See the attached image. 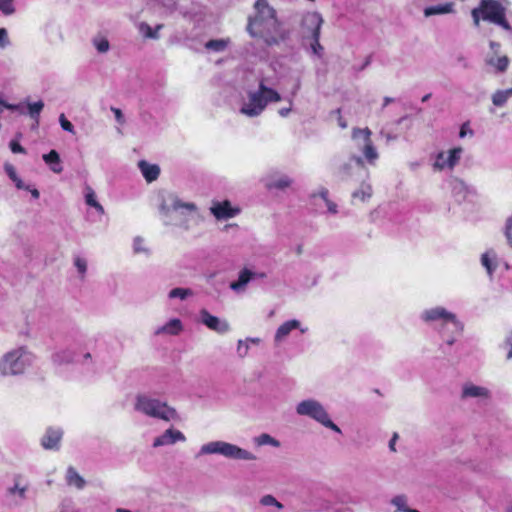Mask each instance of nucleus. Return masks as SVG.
Instances as JSON below:
<instances>
[{
	"mask_svg": "<svg viewBox=\"0 0 512 512\" xmlns=\"http://www.w3.org/2000/svg\"><path fill=\"white\" fill-rule=\"evenodd\" d=\"M256 15L249 19L248 31L251 36L261 37L268 46L276 45L285 37L281 31V24L276 17V11L267 1L258 8H254Z\"/></svg>",
	"mask_w": 512,
	"mask_h": 512,
	"instance_id": "nucleus-1",
	"label": "nucleus"
},
{
	"mask_svg": "<svg viewBox=\"0 0 512 512\" xmlns=\"http://www.w3.org/2000/svg\"><path fill=\"white\" fill-rule=\"evenodd\" d=\"M471 16L476 27L482 20L497 25L505 31L512 30L506 17V7L499 0H480L479 5L472 9Z\"/></svg>",
	"mask_w": 512,
	"mask_h": 512,
	"instance_id": "nucleus-2",
	"label": "nucleus"
},
{
	"mask_svg": "<svg viewBox=\"0 0 512 512\" xmlns=\"http://www.w3.org/2000/svg\"><path fill=\"white\" fill-rule=\"evenodd\" d=\"M280 100V94L261 81L258 90L248 94V102L241 107L240 112L248 117H256L265 110L268 103Z\"/></svg>",
	"mask_w": 512,
	"mask_h": 512,
	"instance_id": "nucleus-3",
	"label": "nucleus"
},
{
	"mask_svg": "<svg viewBox=\"0 0 512 512\" xmlns=\"http://www.w3.org/2000/svg\"><path fill=\"white\" fill-rule=\"evenodd\" d=\"M199 455H221L230 460L255 461L257 457L250 451L225 441H211L201 446Z\"/></svg>",
	"mask_w": 512,
	"mask_h": 512,
	"instance_id": "nucleus-4",
	"label": "nucleus"
},
{
	"mask_svg": "<svg viewBox=\"0 0 512 512\" xmlns=\"http://www.w3.org/2000/svg\"><path fill=\"white\" fill-rule=\"evenodd\" d=\"M29 483L20 473L12 475V484L5 489V499L11 507H19L27 499Z\"/></svg>",
	"mask_w": 512,
	"mask_h": 512,
	"instance_id": "nucleus-5",
	"label": "nucleus"
},
{
	"mask_svg": "<svg viewBox=\"0 0 512 512\" xmlns=\"http://www.w3.org/2000/svg\"><path fill=\"white\" fill-rule=\"evenodd\" d=\"M135 409L139 413L146 414L147 416H173L175 410L168 406L166 403L157 399L149 398L145 395H138L135 404Z\"/></svg>",
	"mask_w": 512,
	"mask_h": 512,
	"instance_id": "nucleus-6",
	"label": "nucleus"
},
{
	"mask_svg": "<svg viewBox=\"0 0 512 512\" xmlns=\"http://www.w3.org/2000/svg\"><path fill=\"white\" fill-rule=\"evenodd\" d=\"M323 24V18L318 12H309L304 16L303 26L311 32L312 42L311 49L314 54L321 57L323 53V46L320 44V31Z\"/></svg>",
	"mask_w": 512,
	"mask_h": 512,
	"instance_id": "nucleus-7",
	"label": "nucleus"
},
{
	"mask_svg": "<svg viewBox=\"0 0 512 512\" xmlns=\"http://www.w3.org/2000/svg\"><path fill=\"white\" fill-rule=\"evenodd\" d=\"M422 319L426 322L441 321L444 325L451 324L454 332H461L463 329L460 322L456 319V316L443 307H436L424 311Z\"/></svg>",
	"mask_w": 512,
	"mask_h": 512,
	"instance_id": "nucleus-8",
	"label": "nucleus"
},
{
	"mask_svg": "<svg viewBox=\"0 0 512 512\" xmlns=\"http://www.w3.org/2000/svg\"><path fill=\"white\" fill-rule=\"evenodd\" d=\"M22 354V349L7 353L0 361V372L3 375H17L22 373L25 369Z\"/></svg>",
	"mask_w": 512,
	"mask_h": 512,
	"instance_id": "nucleus-9",
	"label": "nucleus"
},
{
	"mask_svg": "<svg viewBox=\"0 0 512 512\" xmlns=\"http://www.w3.org/2000/svg\"><path fill=\"white\" fill-rule=\"evenodd\" d=\"M462 154L461 147H455L449 150V154L446 157L444 152H440L437 155L436 161L434 163V167L438 170H443L445 168L453 169L457 163L459 162Z\"/></svg>",
	"mask_w": 512,
	"mask_h": 512,
	"instance_id": "nucleus-10",
	"label": "nucleus"
},
{
	"mask_svg": "<svg viewBox=\"0 0 512 512\" xmlns=\"http://www.w3.org/2000/svg\"><path fill=\"white\" fill-rule=\"evenodd\" d=\"M371 130L369 128H354L352 131L353 138H357L359 135H363L365 145L363 148V154L369 162H374L378 158V153L371 140Z\"/></svg>",
	"mask_w": 512,
	"mask_h": 512,
	"instance_id": "nucleus-11",
	"label": "nucleus"
},
{
	"mask_svg": "<svg viewBox=\"0 0 512 512\" xmlns=\"http://www.w3.org/2000/svg\"><path fill=\"white\" fill-rule=\"evenodd\" d=\"M210 210L211 213L218 220L230 219L240 213V209L232 207L230 201L228 200H224L222 202H215L210 208Z\"/></svg>",
	"mask_w": 512,
	"mask_h": 512,
	"instance_id": "nucleus-12",
	"label": "nucleus"
},
{
	"mask_svg": "<svg viewBox=\"0 0 512 512\" xmlns=\"http://www.w3.org/2000/svg\"><path fill=\"white\" fill-rule=\"evenodd\" d=\"M200 316L202 323L217 333H226L230 329L226 321H221L218 317L213 316L205 309L200 311Z\"/></svg>",
	"mask_w": 512,
	"mask_h": 512,
	"instance_id": "nucleus-13",
	"label": "nucleus"
},
{
	"mask_svg": "<svg viewBox=\"0 0 512 512\" xmlns=\"http://www.w3.org/2000/svg\"><path fill=\"white\" fill-rule=\"evenodd\" d=\"M297 413L301 416H327L322 405L315 400H305L299 403Z\"/></svg>",
	"mask_w": 512,
	"mask_h": 512,
	"instance_id": "nucleus-14",
	"label": "nucleus"
},
{
	"mask_svg": "<svg viewBox=\"0 0 512 512\" xmlns=\"http://www.w3.org/2000/svg\"><path fill=\"white\" fill-rule=\"evenodd\" d=\"M63 431L60 428H48L42 437L41 444L45 449L58 450Z\"/></svg>",
	"mask_w": 512,
	"mask_h": 512,
	"instance_id": "nucleus-15",
	"label": "nucleus"
},
{
	"mask_svg": "<svg viewBox=\"0 0 512 512\" xmlns=\"http://www.w3.org/2000/svg\"><path fill=\"white\" fill-rule=\"evenodd\" d=\"M178 441H185V436L182 432L172 428L167 429L163 434L156 437L153 442L154 447H161L166 445L175 444Z\"/></svg>",
	"mask_w": 512,
	"mask_h": 512,
	"instance_id": "nucleus-16",
	"label": "nucleus"
},
{
	"mask_svg": "<svg viewBox=\"0 0 512 512\" xmlns=\"http://www.w3.org/2000/svg\"><path fill=\"white\" fill-rule=\"evenodd\" d=\"M67 486L75 488L76 490H83L86 487V480L77 469L73 466H68L64 476Z\"/></svg>",
	"mask_w": 512,
	"mask_h": 512,
	"instance_id": "nucleus-17",
	"label": "nucleus"
},
{
	"mask_svg": "<svg viewBox=\"0 0 512 512\" xmlns=\"http://www.w3.org/2000/svg\"><path fill=\"white\" fill-rule=\"evenodd\" d=\"M138 167L142 172L143 177L148 183L157 180L160 175L159 166L156 164H150L145 160L139 161Z\"/></svg>",
	"mask_w": 512,
	"mask_h": 512,
	"instance_id": "nucleus-18",
	"label": "nucleus"
},
{
	"mask_svg": "<svg viewBox=\"0 0 512 512\" xmlns=\"http://www.w3.org/2000/svg\"><path fill=\"white\" fill-rule=\"evenodd\" d=\"M299 326L300 322L295 319L284 322L278 327L275 333V341L279 342L283 340L292 330L299 328Z\"/></svg>",
	"mask_w": 512,
	"mask_h": 512,
	"instance_id": "nucleus-19",
	"label": "nucleus"
},
{
	"mask_svg": "<svg viewBox=\"0 0 512 512\" xmlns=\"http://www.w3.org/2000/svg\"><path fill=\"white\" fill-rule=\"evenodd\" d=\"M489 391L485 387L476 386L473 384H467L463 387L462 398H487Z\"/></svg>",
	"mask_w": 512,
	"mask_h": 512,
	"instance_id": "nucleus-20",
	"label": "nucleus"
},
{
	"mask_svg": "<svg viewBox=\"0 0 512 512\" xmlns=\"http://www.w3.org/2000/svg\"><path fill=\"white\" fill-rule=\"evenodd\" d=\"M42 158L54 173H61L63 171V167L60 163V156L56 150H51L49 153L44 154Z\"/></svg>",
	"mask_w": 512,
	"mask_h": 512,
	"instance_id": "nucleus-21",
	"label": "nucleus"
},
{
	"mask_svg": "<svg viewBox=\"0 0 512 512\" xmlns=\"http://www.w3.org/2000/svg\"><path fill=\"white\" fill-rule=\"evenodd\" d=\"M254 273L249 269L245 268L239 273V277L237 281H234L230 284V288L234 291H240L244 289V287L248 284V282L252 279Z\"/></svg>",
	"mask_w": 512,
	"mask_h": 512,
	"instance_id": "nucleus-22",
	"label": "nucleus"
},
{
	"mask_svg": "<svg viewBox=\"0 0 512 512\" xmlns=\"http://www.w3.org/2000/svg\"><path fill=\"white\" fill-rule=\"evenodd\" d=\"M453 3H446L442 5L429 6L424 10V15L426 17L438 15V14H447L453 12Z\"/></svg>",
	"mask_w": 512,
	"mask_h": 512,
	"instance_id": "nucleus-23",
	"label": "nucleus"
},
{
	"mask_svg": "<svg viewBox=\"0 0 512 512\" xmlns=\"http://www.w3.org/2000/svg\"><path fill=\"white\" fill-rule=\"evenodd\" d=\"M182 330V323L179 319H171L163 327H161L156 333H167L170 335H178Z\"/></svg>",
	"mask_w": 512,
	"mask_h": 512,
	"instance_id": "nucleus-24",
	"label": "nucleus"
},
{
	"mask_svg": "<svg viewBox=\"0 0 512 512\" xmlns=\"http://www.w3.org/2000/svg\"><path fill=\"white\" fill-rule=\"evenodd\" d=\"M390 502L394 507H396L395 512H414L415 510L408 507V498L403 494L394 496Z\"/></svg>",
	"mask_w": 512,
	"mask_h": 512,
	"instance_id": "nucleus-25",
	"label": "nucleus"
},
{
	"mask_svg": "<svg viewBox=\"0 0 512 512\" xmlns=\"http://www.w3.org/2000/svg\"><path fill=\"white\" fill-rule=\"evenodd\" d=\"M487 63L488 65L493 66L496 69V71L503 73L508 69L510 59L508 58V56L503 55L496 58H490L487 61Z\"/></svg>",
	"mask_w": 512,
	"mask_h": 512,
	"instance_id": "nucleus-26",
	"label": "nucleus"
},
{
	"mask_svg": "<svg viewBox=\"0 0 512 512\" xmlns=\"http://www.w3.org/2000/svg\"><path fill=\"white\" fill-rule=\"evenodd\" d=\"M510 96H512V88L507 90H497L492 95V103L497 107H502L505 105Z\"/></svg>",
	"mask_w": 512,
	"mask_h": 512,
	"instance_id": "nucleus-27",
	"label": "nucleus"
},
{
	"mask_svg": "<svg viewBox=\"0 0 512 512\" xmlns=\"http://www.w3.org/2000/svg\"><path fill=\"white\" fill-rule=\"evenodd\" d=\"M259 504L263 507H272L278 511L283 510L284 508V505L271 494L263 495L259 499Z\"/></svg>",
	"mask_w": 512,
	"mask_h": 512,
	"instance_id": "nucleus-28",
	"label": "nucleus"
},
{
	"mask_svg": "<svg viewBox=\"0 0 512 512\" xmlns=\"http://www.w3.org/2000/svg\"><path fill=\"white\" fill-rule=\"evenodd\" d=\"M85 200L87 205L94 207L100 213H104L103 206L96 200V195L90 187L87 188Z\"/></svg>",
	"mask_w": 512,
	"mask_h": 512,
	"instance_id": "nucleus-29",
	"label": "nucleus"
},
{
	"mask_svg": "<svg viewBox=\"0 0 512 512\" xmlns=\"http://www.w3.org/2000/svg\"><path fill=\"white\" fill-rule=\"evenodd\" d=\"M254 443L258 446H263V445H271L274 447L279 446V442L276 439H274L273 437H271L269 434H266V433H263V434L259 435L258 437L254 438Z\"/></svg>",
	"mask_w": 512,
	"mask_h": 512,
	"instance_id": "nucleus-30",
	"label": "nucleus"
},
{
	"mask_svg": "<svg viewBox=\"0 0 512 512\" xmlns=\"http://www.w3.org/2000/svg\"><path fill=\"white\" fill-rule=\"evenodd\" d=\"M163 27V25H157L155 29H153L150 25L146 23H142L140 25V30L143 32L146 38L157 39L159 37L158 31Z\"/></svg>",
	"mask_w": 512,
	"mask_h": 512,
	"instance_id": "nucleus-31",
	"label": "nucleus"
},
{
	"mask_svg": "<svg viewBox=\"0 0 512 512\" xmlns=\"http://www.w3.org/2000/svg\"><path fill=\"white\" fill-rule=\"evenodd\" d=\"M43 107L44 103L42 101H37L35 103L28 104L29 115L31 116V118L35 120L36 124L39 123V115Z\"/></svg>",
	"mask_w": 512,
	"mask_h": 512,
	"instance_id": "nucleus-32",
	"label": "nucleus"
},
{
	"mask_svg": "<svg viewBox=\"0 0 512 512\" xmlns=\"http://www.w3.org/2000/svg\"><path fill=\"white\" fill-rule=\"evenodd\" d=\"M328 194L329 192L326 188H322L318 193V195L325 201L328 211L332 214H336L337 205L333 201L328 199Z\"/></svg>",
	"mask_w": 512,
	"mask_h": 512,
	"instance_id": "nucleus-33",
	"label": "nucleus"
},
{
	"mask_svg": "<svg viewBox=\"0 0 512 512\" xmlns=\"http://www.w3.org/2000/svg\"><path fill=\"white\" fill-rule=\"evenodd\" d=\"M227 46V41L223 39L210 40L206 43V48L214 51H223Z\"/></svg>",
	"mask_w": 512,
	"mask_h": 512,
	"instance_id": "nucleus-34",
	"label": "nucleus"
},
{
	"mask_svg": "<svg viewBox=\"0 0 512 512\" xmlns=\"http://www.w3.org/2000/svg\"><path fill=\"white\" fill-rule=\"evenodd\" d=\"M14 0H0V11L4 15H12L15 12Z\"/></svg>",
	"mask_w": 512,
	"mask_h": 512,
	"instance_id": "nucleus-35",
	"label": "nucleus"
},
{
	"mask_svg": "<svg viewBox=\"0 0 512 512\" xmlns=\"http://www.w3.org/2000/svg\"><path fill=\"white\" fill-rule=\"evenodd\" d=\"M482 265L486 268L489 275H492L493 271L496 268V265L493 264V261L490 257V253L486 252L481 257Z\"/></svg>",
	"mask_w": 512,
	"mask_h": 512,
	"instance_id": "nucleus-36",
	"label": "nucleus"
},
{
	"mask_svg": "<svg viewBox=\"0 0 512 512\" xmlns=\"http://www.w3.org/2000/svg\"><path fill=\"white\" fill-rule=\"evenodd\" d=\"M352 165L351 163H344L337 170V176L341 179H347L351 176Z\"/></svg>",
	"mask_w": 512,
	"mask_h": 512,
	"instance_id": "nucleus-37",
	"label": "nucleus"
},
{
	"mask_svg": "<svg viewBox=\"0 0 512 512\" xmlns=\"http://www.w3.org/2000/svg\"><path fill=\"white\" fill-rule=\"evenodd\" d=\"M192 292L189 289L184 288H174L169 292L170 298H180L185 299L188 295H191Z\"/></svg>",
	"mask_w": 512,
	"mask_h": 512,
	"instance_id": "nucleus-38",
	"label": "nucleus"
},
{
	"mask_svg": "<svg viewBox=\"0 0 512 512\" xmlns=\"http://www.w3.org/2000/svg\"><path fill=\"white\" fill-rule=\"evenodd\" d=\"M372 194V190L370 186H367L366 188H361L353 193V198H358L361 201H365L366 199L370 198Z\"/></svg>",
	"mask_w": 512,
	"mask_h": 512,
	"instance_id": "nucleus-39",
	"label": "nucleus"
},
{
	"mask_svg": "<svg viewBox=\"0 0 512 512\" xmlns=\"http://www.w3.org/2000/svg\"><path fill=\"white\" fill-rule=\"evenodd\" d=\"M291 180L288 177L280 178L269 184V188L284 189L289 187Z\"/></svg>",
	"mask_w": 512,
	"mask_h": 512,
	"instance_id": "nucleus-40",
	"label": "nucleus"
},
{
	"mask_svg": "<svg viewBox=\"0 0 512 512\" xmlns=\"http://www.w3.org/2000/svg\"><path fill=\"white\" fill-rule=\"evenodd\" d=\"M59 512H79L71 500H63L59 505Z\"/></svg>",
	"mask_w": 512,
	"mask_h": 512,
	"instance_id": "nucleus-41",
	"label": "nucleus"
},
{
	"mask_svg": "<svg viewBox=\"0 0 512 512\" xmlns=\"http://www.w3.org/2000/svg\"><path fill=\"white\" fill-rule=\"evenodd\" d=\"M318 420L323 426L335 431L336 433H341L340 428L331 420V418H315Z\"/></svg>",
	"mask_w": 512,
	"mask_h": 512,
	"instance_id": "nucleus-42",
	"label": "nucleus"
},
{
	"mask_svg": "<svg viewBox=\"0 0 512 512\" xmlns=\"http://www.w3.org/2000/svg\"><path fill=\"white\" fill-rule=\"evenodd\" d=\"M59 121L63 130L73 132V124L65 117L64 114L60 115Z\"/></svg>",
	"mask_w": 512,
	"mask_h": 512,
	"instance_id": "nucleus-43",
	"label": "nucleus"
},
{
	"mask_svg": "<svg viewBox=\"0 0 512 512\" xmlns=\"http://www.w3.org/2000/svg\"><path fill=\"white\" fill-rule=\"evenodd\" d=\"M75 263V266L77 267L79 273H81L82 275L85 274L86 272V269H87V263H86V260L83 259V258H80V257H77L74 261Z\"/></svg>",
	"mask_w": 512,
	"mask_h": 512,
	"instance_id": "nucleus-44",
	"label": "nucleus"
},
{
	"mask_svg": "<svg viewBox=\"0 0 512 512\" xmlns=\"http://www.w3.org/2000/svg\"><path fill=\"white\" fill-rule=\"evenodd\" d=\"M173 208L175 210L180 209V208H186L188 210H195L196 206L193 203H182L180 200H175L173 203Z\"/></svg>",
	"mask_w": 512,
	"mask_h": 512,
	"instance_id": "nucleus-45",
	"label": "nucleus"
},
{
	"mask_svg": "<svg viewBox=\"0 0 512 512\" xmlns=\"http://www.w3.org/2000/svg\"><path fill=\"white\" fill-rule=\"evenodd\" d=\"M10 149L13 153H22V154L26 153L25 148L22 147L21 144L15 140H12L10 142Z\"/></svg>",
	"mask_w": 512,
	"mask_h": 512,
	"instance_id": "nucleus-46",
	"label": "nucleus"
},
{
	"mask_svg": "<svg viewBox=\"0 0 512 512\" xmlns=\"http://www.w3.org/2000/svg\"><path fill=\"white\" fill-rule=\"evenodd\" d=\"M9 44L8 33L5 28H0V47L4 48Z\"/></svg>",
	"mask_w": 512,
	"mask_h": 512,
	"instance_id": "nucleus-47",
	"label": "nucleus"
},
{
	"mask_svg": "<svg viewBox=\"0 0 512 512\" xmlns=\"http://www.w3.org/2000/svg\"><path fill=\"white\" fill-rule=\"evenodd\" d=\"M96 48L99 52L104 53L109 49V42L106 39H101L95 42Z\"/></svg>",
	"mask_w": 512,
	"mask_h": 512,
	"instance_id": "nucleus-48",
	"label": "nucleus"
},
{
	"mask_svg": "<svg viewBox=\"0 0 512 512\" xmlns=\"http://www.w3.org/2000/svg\"><path fill=\"white\" fill-rule=\"evenodd\" d=\"M467 134L473 135V130L469 127V122H465L462 124L459 132V136L461 138L465 137Z\"/></svg>",
	"mask_w": 512,
	"mask_h": 512,
	"instance_id": "nucleus-49",
	"label": "nucleus"
},
{
	"mask_svg": "<svg viewBox=\"0 0 512 512\" xmlns=\"http://www.w3.org/2000/svg\"><path fill=\"white\" fill-rule=\"evenodd\" d=\"M111 111L114 113L116 121L119 124H123L124 123V115H123L122 111L116 107H111Z\"/></svg>",
	"mask_w": 512,
	"mask_h": 512,
	"instance_id": "nucleus-50",
	"label": "nucleus"
},
{
	"mask_svg": "<svg viewBox=\"0 0 512 512\" xmlns=\"http://www.w3.org/2000/svg\"><path fill=\"white\" fill-rule=\"evenodd\" d=\"M335 113L337 114V122H338V125L342 128V129H345L347 128V122L345 121V119L342 117V114H341V109L338 108Z\"/></svg>",
	"mask_w": 512,
	"mask_h": 512,
	"instance_id": "nucleus-51",
	"label": "nucleus"
},
{
	"mask_svg": "<svg viewBox=\"0 0 512 512\" xmlns=\"http://www.w3.org/2000/svg\"><path fill=\"white\" fill-rule=\"evenodd\" d=\"M506 237L509 243L512 245V217L508 219L506 224Z\"/></svg>",
	"mask_w": 512,
	"mask_h": 512,
	"instance_id": "nucleus-52",
	"label": "nucleus"
},
{
	"mask_svg": "<svg viewBox=\"0 0 512 512\" xmlns=\"http://www.w3.org/2000/svg\"><path fill=\"white\" fill-rule=\"evenodd\" d=\"M0 105H2L4 108L9 109V110L21 111V105H19V104H9L0 99Z\"/></svg>",
	"mask_w": 512,
	"mask_h": 512,
	"instance_id": "nucleus-53",
	"label": "nucleus"
},
{
	"mask_svg": "<svg viewBox=\"0 0 512 512\" xmlns=\"http://www.w3.org/2000/svg\"><path fill=\"white\" fill-rule=\"evenodd\" d=\"M6 172L13 181L17 180L16 172L12 166H6Z\"/></svg>",
	"mask_w": 512,
	"mask_h": 512,
	"instance_id": "nucleus-54",
	"label": "nucleus"
},
{
	"mask_svg": "<svg viewBox=\"0 0 512 512\" xmlns=\"http://www.w3.org/2000/svg\"><path fill=\"white\" fill-rule=\"evenodd\" d=\"M397 438H398V435L395 433V434L393 435V437L391 438V440L389 441V449H390L392 452H395V451H396L395 444H396Z\"/></svg>",
	"mask_w": 512,
	"mask_h": 512,
	"instance_id": "nucleus-55",
	"label": "nucleus"
},
{
	"mask_svg": "<svg viewBox=\"0 0 512 512\" xmlns=\"http://www.w3.org/2000/svg\"><path fill=\"white\" fill-rule=\"evenodd\" d=\"M290 111V108H283L279 111L281 116H287Z\"/></svg>",
	"mask_w": 512,
	"mask_h": 512,
	"instance_id": "nucleus-56",
	"label": "nucleus"
},
{
	"mask_svg": "<svg viewBox=\"0 0 512 512\" xmlns=\"http://www.w3.org/2000/svg\"><path fill=\"white\" fill-rule=\"evenodd\" d=\"M31 194H32V196H33L35 199H38V198H39V196H40V193H39V191H38L37 189H33V190H31Z\"/></svg>",
	"mask_w": 512,
	"mask_h": 512,
	"instance_id": "nucleus-57",
	"label": "nucleus"
},
{
	"mask_svg": "<svg viewBox=\"0 0 512 512\" xmlns=\"http://www.w3.org/2000/svg\"><path fill=\"white\" fill-rule=\"evenodd\" d=\"M351 160L355 161L358 166L363 165V162H362L361 158H359V157H353Z\"/></svg>",
	"mask_w": 512,
	"mask_h": 512,
	"instance_id": "nucleus-58",
	"label": "nucleus"
},
{
	"mask_svg": "<svg viewBox=\"0 0 512 512\" xmlns=\"http://www.w3.org/2000/svg\"><path fill=\"white\" fill-rule=\"evenodd\" d=\"M393 101L392 98L390 97H385L384 98V104H383V107L387 106L388 104H390L391 102Z\"/></svg>",
	"mask_w": 512,
	"mask_h": 512,
	"instance_id": "nucleus-59",
	"label": "nucleus"
},
{
	"mask_svg": "<svg viewBox=\"0 0 512 512\" xmlns=\"http://www.w3.org/2000/svg\"><path fill=\"white\" fill-rule=\"evenodd\" d=\"M14 182H15V184H16V186H17V188H23V184H22L21 179H19V178L17 177V180H16V181H14Z\"/></svg>",
	"mask_w": 512,
	"mask_h": 512,
	"instance_id": "nucleus-60",
	"label": "nucleus"
},
{
	"mask_svg": "<svg viewBox=\"0 0 512 512\" xmlns=\"http://www.w3.org/2000/svg\"><path fill=\"white\" fill-rule=\"evenodd\" d=\"M507 359H512V343H510V348L507 352Z\"/></svg>",
	"mask_w": 512,
	"mask_h": 512,
	"instance_id": "nucleus-61",
	"label": "nucleus"
},
{
	"mask_svg": "<svg viewBox=\"0 0 512 512\" xmlns=\"http://www.w3.org/2000/svg\"><path fill=\"white\" fill-rule=\"evenodd\" d=\"M115 512H132L131 510L124 509V508H117Z\"/></svg>",
	"mask_w": 512,
	"mask_h": 512,
	"instance_id": "nucleus-62",
	"label": "nucleus"
},
{
	"mask_svg": "<svg viewBox=\"0 0 512 512\" xmlns=\"http://www.w3.org/2000/svg\"><path fill=\"white\" fill-rule=\"evenodd\" d=\"M431 97V94H426L422 97V102H426Z\"/></svg>",
	"mask_w": 512,
	"mask_h": 512,
	"instance_id": "nucleus-63",
	"label": "nucleus"
},
{
	"mask_svg": "<svg viewBox=\"0 0 512 512\" xmlns=\"http://www.w3.org/2000/svg\"><path fill=\"white\" fill-rule=\"evenodd\" d=\"M499 46H500V44H499V43H496V42H491V43H490V47H491V48H495V47H499Z\"/></svg>",
	"mask_w": 512,
	"mask_h": 512,
	"instance_id": "nucleus-64",
	"label": "nucleus"
}]
</instances>
